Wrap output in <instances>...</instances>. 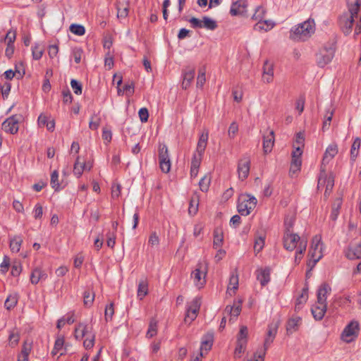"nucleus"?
<instances>
[{"label": "nucleus", "mask_w": 361, "mask_h": 361, "mask_svg": "<svg viewBox=\"0 0 361 361\" xmlns=\"http://www.w3.org/2000/svg\"><path fill=\"white\" fill-rule=\"evenodd\" d=\"M360 6V0H348V11L341 15L338 18V25L345 35H348L351 32Z\"/></svg>", "instance_id": "1"}, {"label": "nucleus", "mask_w": 361, "mask_h": 361, "mask_svg": "<svg viewBox=\"0 0 361 361\" xmlns=\"http://www.w3.org/2000/svg\"><path fill=\"white\" fill-rule=\"evenodd\" d=\"M314 32V21L308 19L290 30V38L295 41H304Z\"/></svg>", "instance_id": "2"}, {"label": "nucleus", "mask_w": 361, "mask_h": 361, "mask_svg": "<svg viewBox=\"0 0 361 361\" xmlns=\"http://www.w3.org/2000/svg\"><path fill=\"white\" fill-rule=\"evenodd\" d=\"M257 200L250 195H242L238 199V212L243 216L248 215L256 207Z\"/></svg>", "instance_id": "3"}, {"label": "nucleus", "mask_w": 361, "mask_h": 361, "mask_svg": "<svg viewBox=\"0 0 361 361\" xmlns=\"http://www.w3.org/2000/svg\"><path fill=\"white\" fill-rule=\"evenodd\" d=\"M334 185V176L330 174L327 175L326 170L323 166H321L319 176L318 178L317 188H325L324 196L328 197Z\"/></svg>", "instance_id": "4"}, {"label": "nucleus", "mask_w": 361, "mask_h": 361, "mask_svg": "<svg viewBox=\"0 0 361 361\" xmlns=\"http://www.w3.org/2000/svg\"><path fill=\"white\" fill-rule=\"evenodd\" d=\"M335 54V49L332 47H322L316 54V63L320 68H324L333 59Z\"/></svg>", "instance_id": "5"}, {"label": "nucleus", "mask_w": 361, "mask_h": 361, "mask_svg": "<svg viewBox=\"0 0 361 361\" xmlns=\"http://www.w3.org/2000/svg\"><path fill=\"white\" fill-rule=\"evenodd\" d=\"M158 152L159 167L162 172L169 173L171 170V164L167 146L165 144H159Z\"/></svg>", "instance_id": "6"}, {"label": "nucleus", "mask_w": 361, "mask_h": 361, "mask_svg": "<svg viewBox=\"0 0 361 361\" xmlns=\"http://www.w3.org/2000/svg\"><path fill=\"white\" fill-rule=\"evenodd\" d=\"M23 119L21 114H15L7 119H6L2 123V129L8 133L16 134L18 133L19 129V123Z\"/></svg>", "instance_id": "7"}, {"label": "nucleus", "mask_w": 361, "mask_h": 361, "mask_svg": "<svg viewBox=\"0 0 361 361\" xmlns=\"http://www.w3.org/2000/svg\"><path fill=\"white\" fill-rule=\"evenodd\" d=\"M200 307V300L197 298H195L192 301L191 305L187 308L186 314L184 318L185 323L190 324L196 319Z\"/></svg>", "instance_id": "8"}, {"label": "nucleus", "mask_w": 361, "mask_h": 361, "mask_svg": "<svg viewBox=\"0 0 361 361\" xmlns=\"http://www.w3.org/2000/svg\"><path fill=\"white\" fill-rule=\"evenodd\" d=\"M250 159L248 157H242L238 163V178L241 180L246 179L250 173Z\"/></svg>", "instance_id": "9"}, {"label": "nucleus", "mask_w": 361, "mask_h": 361, "mask_svg": "<svg viewBox=\"0 0 361 361\" xmlns=\"http://www.w3.org/2000/svg\"><path fill=\"white\" fill-rule=\"evenodd\" d=\"M300 238L293 232H285L283 235V246L287 250L293 251L297 249V243H300Z\"/></svg>", "instance_id": "10"}, {"label": "nucleus", "mask_w": 361, "mask_h": 361, "mask_svg": "<svg viewBox=\"0 0 361 361\" xmlns=\"http://www.w3.org/2000/svg\"><path fill=\"white\" fill-rule=\"evenodd\" d=\"M359 331V324L357 322H351L344 329L341 337L347 343L351 341L352 336H357Z\"/></svg>", "instance_id": "11"}, {"label": "nucleus", "mask_w": 361, "mask_h": 361, "mask_svg": "<svg viewBox=\"0 0 361 361\" xmlns=\"http://www.w3.org/2000/svg\"><path fill=\"white\" fill-rule=\"evenodd\" d=\"M331 292V286L326 283H322L317 291V302L318 304H326V299L328 295H330Z\"/></svg>", "instance_id": "12"}, {"label": "nucleus", "mask_w": 361, "mask_h": 361, "mask_svg": "<svg viewBox=\"0 0 361 361\" xmlns=\"http://www.w3.org/2000/svg\"><path fill=\"white\" fill-rule=\"evenodd\" d=\"M200 264L191 274V278L193 279L195 285L198 288H202L205 283L206 272L202 271Z\"/></svg>", "instance_id": "13"}, {"label": "nucleus", "mask_w": 361, "mask_h": 361, "mask_svg": "<svg viewBox=\"0 0 361 361\" xmlns=\"http://www.w3.org/2000/svg\"><path fill=\"white\" fill-rule=\"evenodd\" d=\"M247 4L245 0H237L231 6L230 13L233 16L243 15L246 12Z\"/></svg>", "instance_id": "14"}, {"label": "nucleus", "mask_w": 361, "mask_h": 361, "mask_svg": "<svg viewBox=\"0 0 361 361\" xmlns=\"http://www.w3.org/2000/svg\"><path fill=\"white\" fill-rule=\"evenodd\" d=\"M274 132L269 131L263 135V151L264 154L270 153L274 145Z\"/></svg>", "instance_id": "15"}, {"label": "nucleus", "mask_w": 361, "mask_h": 361, "mask_svg": "<svg viewBox=\"0 0 361 361\" xmlns=\"http://www.w3.org/2000/svg\"><path fill=\"white\" fill-rule=\"evenodd\" d=\"M345 255L350 260L361 259V242L357 245L349 246L346 249Z\"/></svg>", "instance_id": "16"}, {"label": "nucleus", "mask_w": 361, "mask_h": 361, "mask_svg": "<svg viewBox=\"0 0 361 361\" xmlns=\"http://www.w3.org/2000/svg\"><path fill=\"white\" fill-rule=\"evenodd\" d=\"M326 310L327 304L321 305L316 302L315 305L311 308V312L314 319L320 321L324 318Z\"/></svg>", "instance_id": "17"}, {"label": "nucleus", "mask_w": 361, "mask_h": 361, "mask_svg": "<svg viewBox=\"0 0 361 361\" xmlns=\"http://www.w3.org/2000/svg\"><path fill=\"white\" fill-rule=\"evenodd\" d=\"M274 78V66L269 61H266L263 66L262 80L264 82L270 83Z\"/></svg>", "instance_id": "18"}, {"label": "nucleus", "mask_w": 361, "mask_h": 361, "mask_svg": "<svg viewBox=\"0 0 361 361\" xmlns=\"http://www.w3.org/2000/svg\"><path fill=\"white\" fill-rule=\"evenodd\" d=\"M116 9H117V17L118 18H126L128 16L129 13V0H126L123 1H118L116 3Z\"/></svg>", "instance_id": "19"}, {"label": "nucleus", "mask_w": 361, "mask_h": 361, "mask_svg": "<svg viewBox=\"0 0 361 361\" xmlns=\"http://www.w3.org/2000/svg\"><path fill=\"white\" fill-rule=\"evenodd\" d=\"M270 272L269 267L257 270V279L262 286H265L270 281Z\"/></svg>", "instance_id": "20"}, {"label": "nucleus", "mask_w": 361, "mask_h": 361, "mask_svg": "<svg viewBox=\"0 0 361 361\" xmlns=\"http://www.w3.org/2000/svg\"><path fill=\"white\" fill-rule=\"evenodd\" d=\"M47 278V274L39 267L35 268L30 274V282L32 284L36 285L39 281L45 280Z\"/></svg>", "instance_id": "21"}, {"label": "nucleus", "mask_w": 361, "mask_h": 361, "mask_svg": "<svg viewBox=\"0 0 361 361\" xmlns=\"http://www.w3.org/2000/svg\"><path fill=\"white\" fill-rule=\"evenodd\" d=\"M195 69L187 68L183 73L182 87L185 90L188 89L190 85L195 77Z\"/></svg>", "instance_id": "22"}, {"label": "nucleus", "mask_w": 361, "mask_h": 361, "mask_svg": "<svg viewBox=\"0 0 361 361\" xmlns=\"http://www.w3.org/2000/svg\"><path fill=\"white\" fill-rule=\"evenodd\" d=\"M209 137V133L208 132L202 133L199 138L197 148H196V154H200L203 156V154L204 152V150L206 149L207 145V140Z\"/></svg>", "instance_id": "23"}, {"label": "nucleus", "mask_w": 361, "mask_h": 361, "mask_svg": "<svg viewBox=\"0 0 361 361\" xmlns=\"http://www.w3.org/2000/svg\"><path fill=\"white\" fill-rule=\"evenodd\" d=\"M338 153V146L336 144L329 145L324 153L322 165L324 164L325 162L328 163L331 159H332Z\"/></svg>", "instance_id": "24"}, {"label": "nucleus", "mask_w": 361, "mask_h": 361, "mask_svg": "<svg viewBox=\"0 0 361 361\" xmlns=\"http://www.w3.org/2000/svg\"><path fill=\"white\" fill-rule=\"evenodd\" d=\"M213 343V335L212 334H207L205 335L201 342L200 346V355L201 357L203 356V351L205 350L206 353L212 348Z\"/></svg>", "instance_id": "25"}, {"label": "nucleus", "mask_w": 361, "mask_h": 361, "mask_svg": "<svg viewBox=\"0 0 361 361\" xmlns=\"http://www.w3.org/2000/svg\"><path fill=\"white\" fill-rule=\"evenodd\" d=\"M301 317L298 316L293 317L289 319L287 325H286V331L288 334H292L298 329V327L301 323Z\"/></svg>", "instance_id": "26"}, {"label": "nucleus", "mask_w": 361, "mask_h": 361, "mask_svg": "<svg viewBox=\"0 0 361 361\" xmlns=\"http://www.w3.org/2000/svg\"><path fill=\"white\" fill-rule=\"evenodd\" d=\"M275 25V23L270 20H259L257 23H256L254 26V29L256 30H264L268 31L272 29Z\"/></svg>", "instance_id": "27"}, {"label": "nucleus", "mask_w": 361, "mask_h": 361, "mask_svg": "<svg viewBox=\"0 0 361 361\" xmlns=\"http://www.w3.org/2000/svg\"><path fill=\"white\" fill-rule=\"evenodd\" d=\"M199 196L196 193L193 194L189 204L188 213L194 216L198 211Z\"/></svg>", "instance_id": "28"}, {"label": "nucleus", "mask_w": 361, "mask_h": 361, "mask_svg": "<svg viewBox=\"0 0 361 361\" xmlns=\"http://www.w3.org/2000/svg\"><path fill=\"white\" fill-rule=\"evenodd\" d=\"M308 299V289L307 288H304L302 290V293L297 298L295 301V310H298L302 307V305H303Z\"/></svg>", "instance_id": "29"}, {"label": "nucleus", "mask_w": 361, "mask_h": 361, "mask_svg": "<svg viewBox=\"0 0 361 361\" xmlns=\"http://www.w3.org/2000/svg\"><path fill=\"white\" fill-rule=\"evenodd\" d=\"M158 327V321L155 318H152L149 323L147 331L146 333V337L151 338L157 335Z\"/></svg>", "instance_id": "30"}, {"label": "nucleus", "mask_w": 361, "mask_h": 361, "mask_svg": "<svg viewBox=\"0 0 361 361\" xmlns=\"http://www.w3.org/2000/svg\"><path fill=\"white\" fill-rule=\"evenodd\" d=\"M148 293V283L146 279H143L139 281L137 288V298L142 300Z\"/></svg>", "instance_id": "31"}, {"label": "nucleus", "mask_w": 361, "mask_h": 361, "mask_svg": "<svg viewBox=\"0 0 361 361\" xmlns=\"http://www.w3.org/2000/svg\"><path fill=\"white\" fill-rule=\"evenodd\" d=\"M307 247V240H301L299 243V245L297 247L295 256V264H299L300 262L303 253L305 252Z\"/></svg>", "instance_id": "32"}, {"label": "nucleus", "mask_w": 361, "mask_h": 361, "mask_svg": "<svg viewBox=\"0 0 361 361\" xmlns=\"http://www.w3.org/2000/svg\"><path fill=\"white\" fill-rule=\"evenodd\" d=\"M88 333V326L84 323H80L75 327V336L77 339H82Z\"/></svg>", "instance_id": "33"}, {"label": "nucleus", "mask_w": 361, "mask_h": 361, "mask_svg": "<svg viewBox=\"0 0 361 361\" xmlns=\"http://www.w3.org/2000/svg\"><path fill=\"white\" fill-rule=\"evenodd\" d=\"M342 204V200L341 198H337L335 200L331 209V212L330 215V218L332 221H336L338 214L341 206Z\"/></svg>", "instance_id": "34"}, {"label": "nucleus", "mask_w": 361, "mask_h": 361, "mask_svg": "<svg viewBox=\"0 0 361 361\" xmlns=\"http://www.w3.org/2000/svg\"><path fill=\"white\" fill-rule=\"evenodd\" d=\"M23 243V239L20 236L16 235L14 236L10 240V249L13 252H18L20 251L21 245Z\"/></svg>", "instance_id": "35"}, {"label": "nucleus", "mask_w": 361, "mask_h": 361, "mask_svg": "<svg viewBox=\"0 0 361 361\" xmlns=\"http://www.w3.org/2000/svg\"><path fill=\"white\" fill-rule=\"evenodd\" d=\"M216 22L208 16L202 17V28L214 30L217 27Z\"/></svg>", "instance_id": "36"}, {"label": "nucleus", "mask_w": 361, "mask_h": 361, "mask_svg": "<svg viewBox=\"0 0 361 361\" xmlns=\"http://www.w3.org/2000/svg\"><path fill=\"white\" fill-rule=\"evenodd\" d=\"M224 240L223 232L221 229H215L214 231L213 246L215 249L220 247Z\"/></svg>", "instance_id": "37"}, {"label": "nucleus", "mask_w": 361, "mask_h": 361, "mask_svg": "<svg viewBox=\"0 0 361 361\" xmlns=\"http://www.w3.org/2000/svg\"><path fill=\"white\" fill-rule=\"evenodd\" d=\"M20 340V333L16 329H13L10 331L8 336L9 345L12 348L18 345Z\"/></svg>", "instance_id": "38"}, {"label": "nucleus", "mask_w": 361, "mask_h": 361, "mask_svg": "<svg viewBox=\"0 0 361 361\" xmlns=\"http://www.w3.org/2000/svg\"><path fill=\"white\" fill-rule=\"evenodd\" d=\"M80 157L78 156L75 160V162L74 164L73 167V173L78 177H80L81 175L83 173V171L85 170L86 167V164L85 163H80L79 161Z\"/></svg>", "instance_id": "39"}, {"label": "nucleus", "mask_w": 361, "mask_h": 361, "mask_svg": "<svg viewBox=\"0 0 361 361\" xmlns=\"http://www.w3.org/2000/svg\"><path fill=\"white\" fill-rule=\"evenodd\" d=\"M247 342L246 341H237L236 346L234 350V357L240 358L241 357L242 354L245 352L246 349Z\"/></svg>", "instance_id": "40"}, {"label": "nucleus", "mask_w": 361, "mask_h": 361, "mask_svg": "<svg viewBox=\"0 0 361 361\" xmlns=\"http://www.w3.org/2000/svg\"><path fill=\"white\" fill-rule=\"evenodd\" d=\"M211 183V176L209 174L204 175L199 182L200 189L202 192H207Z\"/></svg>", "instance_id": "41"}, {"label": "nucleus", "mask_w": 361, "mask_h": 361, "mask_svg": "<svg viewBox=\"0 0 361 361\" xmlns=\"http://www.w3.org/2000/svg\"><path fill=\"white\" fill-rule=\"evenodd\" d=\"M241 308L240 305L238 306H226L225 312L231 314L230 322L235 319L240 313Z\"/></svg>", "instance_id": "42"}, {"label": "nucleus", "mask_w": 361, "mask_h": 361, "mask_svg": "<svg viewBox=\"0 0 361 361\" xmlns=\"http://www.w3.org/2000/svg\"><path fill=\"white\" fill-rule=\"evenodd\" d=\"M44 53V47L41 44L36 43L32 48V57L35 60H39L42 58Z\"/></svg>", "instance_id": "43"}, {"label": "nucleus", "mask_w": 361, "mask_h": 361, "mask_svg": "<svg viewBox=\"0 0 361 361\" xmlns=\"http://www.w3.org/2000/svg\"><path fill=\"white\" fill-rule=\"evenodd\" d=\"M361 140L359 137H356L350 149V157L353 161H355V158L358 155V149L360 147Z\"/></svg>", "instance_id": "44"}, {"label": "nucleus", "mask_w": 361, "mask_h": 361, "mask_svg": "<svg viewBox=\"0 0 361 361\" xmlns=\"http://www.w3.org/2000/svg\"><path fill=\"white\" fill-rule=\"evenodd\" d=\"M206 68L204 66L200 68L199 69V73L197 78V87L202 88L206 81Z\"/></svg>", "instance_id": "45"}, {"label": "nucleus", "mask_w": 361, "mask_h": 361, "mask_svg": "<svg viewBox=\"0 0 361 361\" xmlns=\"http://www.w3.org/2000/svg\"><path fill=\"white\" fill-rule=\"evenodd\" d=\"M295 216L293 214L287 215L284 220L285 232H292V228L295 223Z\"/></svg>", "instance_id": "46"}, {"label": "nucleus", "mask_w": 361, "mask_h": 361, "mask_svg": "<svg viewBox=\"0 0 361 361\" xmlns=\"http://www.w3.org/2000/svg\"><path fill=\"white\" fill-rule=\"evenodd\" d=\"M50 185L52 188L56 191L60 190V183L59 181V173L57 171H54L51 174Z\"/></svg>", "instance_id": "47"}, {"label": "nucleus", "mask_w": 361, "mask_h": 361, "mask_svg": "<svg viewBox=\"0 0 361 361\" xmlns=\"http://www.w3.org/2000/svg\"><path fill=\"white\" fill-rule=\"evenodd\" d=\"M135 85L133 82H131L128 84H125L123 86V90H122L121 88H118V94L120 95L123 94V92H126V94L128 97H130L134 93Z\"/></svg>", "instance_id": "48"}, {"label": "nucleus", "mask_w": 361, "mask_h": 361, "mask_svg": "<svg viewBox=\"0 0 361 361\" xmlns=\"http://www.w3.org/2000/svg\"><path fill=\"white\" fill-rule=\"evenodd\" d=\"M18 302V298L16 295H10L4 302V307L7 310L13 308Z\"/></svg>", "instance_id": "49"}, {"label": "nucleus", "mask_w": 361, "mask_h": 361, "mask_svg": "<svg viewBox=\"0 0 361 361\" xmlns=\"http://www.w3.org/2000/svg\"><path fill=\"white\" fill-rule=\"evenodd\" d=\"M70 31L78 36H82L85 33V28L83 25H78V24H72L71 25Z\"/></svg>", "instance_id": "50"}, {"label": "nucleus", "mask_w": 361, "mask_h": 361, "mask_svg": "<svg viewBox=\"0 0 361 361\" xmlns=\"http://www.w3.org/2000/svg\"><path fill=\"white\" fill-rule=\"evenodd\" d=\"M238 288V277L236 274H231L229 279V285L228 290H233L235 292Z\"/></svg>", "instance_id": "51"}, {"label": "nucleus", "mask_w": 361, "mask_h": 361, "mask_svg": "<svg viewBox=\"0 0 361 361\" xmlns=\"http://www.w3.org/2000/svg\"><path fill=\"white\" fill-rule=\"evenodd\" d=\"M309 255L311 257V260L313 261V265H314L322 257V248L319 250H313V248L310 247Z\"/></svg>", "instance_id": "52"}, {"label": "nucleus", "mask_w": 361, "mask_h": 361, "mask_svg": "<svg viewBox=\"0 0 361 361\" xmlns=\"http://www.w3.org/2000/svg\"><path fill=\"white\" fill-rule=\"evenodd\" d=\"M266 12H267L266 9L263 6H259L256 8L255 12L253 14L252 18V19L256 20H258L259 21L262 20L263 19V18L264 17Z\"/></svg>", "instance_id": "53"}, {"label": "nucleus", "mask_w": 361, "mask_h": 361, "mask_svg": "<svg viewBox=\"0 0 361 361\" xmlns=\"http://www.w3.org/2000/svg\"><path fill=\"white\" fill-rule=\"evenodd\" d=\"M94 294L89 290L84 292V305L87 307H90L94 301Z\"/></svg>", "instance_id": "54"}, {"label": "nucleus", "mask_w": 361, "mask_h": 361, "mask_svg": "<svg viewBox=\"0 0 361 361\" xmlns=\"http://www.w3.org/2000/svg\"><path fill=\"white\" fill-rule=\"evenodd\" d=\"M83 54V50L80 47H74L72 49V56L76 63H79L81 61L82 56Z\"/></svg>", "instance_id": "55"}, {"label": "nucleus", "mask_w": 361, "mask_h": 361, "mask_svg": "<svg viewBox=\"0 0 361 361\" xmlns=\"http://www.w3.org/2000/svg\"><path fill=\"white\" fill-rule=\"evenodd\" d=\"M71 86L75 94L80 95L82 94V86L79 81L75 79H72L71 80Z\"/></svg>", "instance_id": "56"}, {"label": "nucleus", "mask_w": 361, "mask_h": 361, "mask_svg": "<svg viewBox=\"0 0 361 361\" xmlns=\"http://www.w3.org/2000/svg\"><path fill=\"white\" fill-rule=\"evenodd\" d=\"M248 329L247 326H242L237 336V341H246L247 342Z\"/></svg>", "instance_id": "57"}, {"label": "nucleus", "mask_w": 361, "mask_h": 361, "mask_svg": "<svg viewBox=\"0 0 361 361\" xmlns=\"http://www.w3.org/2000/svg\"><path fill=\"white\" fill-rule=\"evenodd\" d=\"M100 118L97 116L96 114H94L93 116H92L91 119L89 122V128L91 130H97L100 125Z\"/></svg>", "instance_id": "58"}, {"label": "nucleus", "mask_w": 361, "mask_h": 361, "mask_svg": "<svg viewBox=\"0 0 361 361\" xmlns=\"http://www.w3.org/2000/svg\"><path fill=\"white\" fill-rule=\"evenodd\" d=\"M202 155L195 153L192 158L190 168L199 169L202 161Z\"/></svg>", "instance_id": "59"}, {"label": "nucleus", "mask_w": 361, "mask_h": 361, "mask_svg": "<svg viewBox=\"0 0 361 361\" xmlns=\"http://www.w3.org/2000/svg\"><path fill=\"white\" fill-rule=\"evenodd\" d=\"M274 340V338H271L270 336H267L265 339H264V346L262 347V348H259L257 350L260 352V353H262L264 351V355H266L268 348H269L271 344L273 343Z\"/></svg>", "instance_id": "60"}, {"label": "nucleus", "mask_w": 361, "mask_h": 361, "mask_svg": "<svg viewBox=\"0 0 361 361\" xmlns=\"http://www.w3.org/2000/svg\"><path fill=\"white\" fill-rule=\"evenodd\" d=\"M114 314V304L110 303L109 305H106V308H105L104 317H105L106 321L111 320Z\"/></svg>", "instance_id": "61"}, {"label": "nucleus", "mask_w": 361, "mask_h": 361, "mask_svg": "<svg viewBox=\"0 0 361 361\" xmlns=\"http://www.w3.org/2000/svg\"><path fill=\"white\" fill-rule=\"evenodd\" d=\"M22 271V266L20 262H15L13 263L11 267V274L13 276H18L20 275Z\"/></svg>", "instance_id": "62"}, {"label": "nucleus", "mask_w": 361, "mask_h": 361, "mask_svg": "<svg viewBox=\"0 0 361 361\" xmlns=\"http://www.w3.org/2000/svg\"><path fill=\"white\" fill-rule=\"evenodd\" d=\"M278 329V324L276 323H272L270 324L268 326V330H267V336H270L271 338H275V336L277 333Z\"/></svg>", "instance_id": "63"}, {"label": "nucleus", "mask_w": 361, "mask_h": 361, "mask_svg": "<svg viewBox=\"0 0 361 361\" xmlns=\"http://www.w3.org/2000/svg\"><path fill=\"white\" fill-rule=\"evenodd\" d=\"M265 355H264V351L262 353H260V352L257 350L254 353L252 357L248 358L247 360H244L243 361H264Z\"/></svg>", "instance_id": "64"}]
</instances>
